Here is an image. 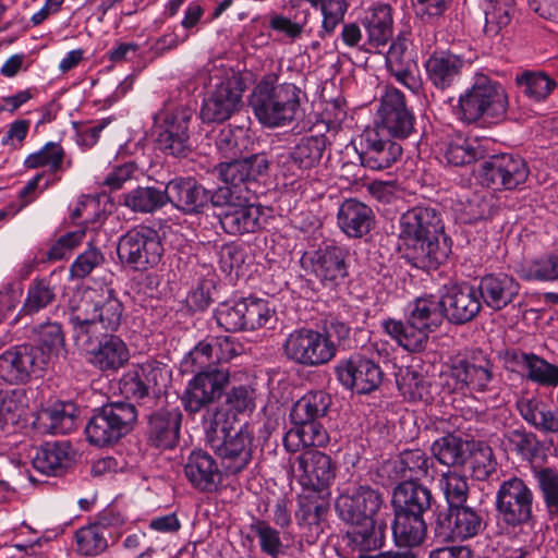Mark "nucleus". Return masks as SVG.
Masks as SVG:
<instances>
[{
	"label": "nucleus",
	"instance_id": "obj_44",
	"mask_svg": "<svg viewBox=\"0 0 558 558\" xmlns=\"http://www.w3.org/2000/svg\"><path fill=\"white\" fill-rule=\"evenodd\" d=\"M90 362L100 371H117L130 357L126 344L117 336H109L90 350Z\"/></svg>",
	"mask_w": 558,
	"mask_h": 558
},
{
	"label": "nucleus",
	"instance_id": "obj_11",
	"mask_svg": "<svg viewBox=\"0 0 558 558\" xmlns=\"http://www.w3.org/2000/svg\"><path fill=\"white\" fill-rule=\"evenodd\" d=\"M117 253L120 260L133 269L146 270L161 260L163 245L157 230L137 226L119 239Z\"/></svg>",
	"mask_w": 558,
	"mask_h": 558
},
{
	"label": "nucleus",
	"instance_id": "obj_24",
	"mask_svg": "<svg viewBox=\"0 0 558 558\" xmlns=\"http://www.w3.org/2000/svg\"><path fill=\"white\" fill-rule=\"evenodd\" d=\"M446 318L456 325L473 320L482 308L477 288L470 284L454 286L441 298Z\"/></svg>",
	"mask_w": 558,
	"mask_h": 558
},
{
	"label": "nucleus",
	"instance_id": "obj_43",
	"mask_svg": "<svg viewBox=\"0 0 558 558\" xmlns=\"http://www.w3.org/2000/svg\"><path fill=\"white\" fill-rule=\"evenodd\" d=\"M522 418L544 434L558 433V413L537 398H522L517 402Z\"/></svg>",
	"mask_w": 558,
	"mask_h": 558
},
{
	"label": "nucleus",
	"instance_id": "obj_28",
	"mask_svg": "<svg viewBox=\"0 0 558 558\" xmlns=\"http://www.w3.org/2000/svg\"><path fill=\"white\" fill-rule=\"evenodd\" d=\"M182 413L180 409L159 410L149 417L147 440L157 449H173L180 437Z\"/></svg>",
	"mask_w": 558,
	"mask_h": 558
},
{
	"label": "nucleus",
	"instance_id": "obj_48",
	"mask_svg": "<svg viewBox=\"0 0 558 558\" xmlns=\"http://www.w3.org/2000/svg\"><path fill=\"white\" fill-rule=\"evenodd\" d=\"M331 492H316L306 489L299 497V509L295 518L299 524L318 525L325 520L329 510Z\"/></svg>",
	"mask_w": 558,
	"mask_h": 558
},
{
	"label": "nucleus",
	"instance_id": "obj_46",
	"mask_svg": "<svg viewBox=\"0 0 558 558\" xmlns=\"http://www.w3.org/2000/svg\"><path fill=\"white\" fill-rule=\"evenodd\" d=\"M424 518L395 512L392 535L397 546L412 548L421 545L426 537Z\"/></svg>",
	"mask_w": 558,
	"mask_h": 558
},
{
	"label": "nucleus",
	"instance_id": "obj_8",
	"mask_svg": "<svg viewBox=\"0 0 558 558\" xmlns=\"http://www.w3.org/2000/svg\"><path fill=\"white\" fill-rule=\"evenodd\" d=\"M533 490L524 480L512 475L500 483L495 496V509L508 532L533 527Z\"/></svg>",
	"mask_w": 558,
	"mask_h": 558
},
{
	"label": "nucleus",
	"instance_id": "obj_10",
	"mask_svg": "<svg viewBox=\"0 0 558 558\" xmlns=\"http://www.w3.org/2000/svg\"><path fill=\"white\" fill-rule=\"evenodd\" d=\"M137 412L129 402H111L97 409L85 427L87 440L97 447L117 442L133 427Z\"/></svg>",
	"mask_w": 558,
	"mask_h": 558
},
{
	"label": "nucleus",
	"instance_id": "obj_3",
	"mask_svg": "<svg viewBox=\"0 0 558 558\" xmlns=\"http://www.w3.org/2000/svg\"><path fill=\"white\" fill-rule=\"evenodd\" d=\"M124 306L113 290L101 288L85 291L70 306V323L75 340L86 343L93 337L117 331L123 318Z\"/></svg>",
	"mask_w": 558,
	"mask_h": 558
},
{
	"label": "nucleus",
	"instance_id": "obj_18",
	"mask_svg": "<svg viewBox=\"0 0 558 558\" xmlns=\"http://www.w3.org/2000/svg\"><path fill=\"white\" fill-rule=\"evenodd\" d=\"M335 371L342 386L361 395L376 390L383 380L379 365L360 354L341 360Z\"/></svg>",
	"mask_w": 558,
	"mask_h": 558
},
{
	"label": "nucleus",
	"instance_id": "obj_37",
	"mask_svg": "<svg viewBox=\"0 0 558 558\" xmlns=\"http://www.w3.org/2000/svg\"><path fill=\"white\" fill-rule=\"evenodd\" d=\"M262 208L244 197L232 209L220 215L222 229L232 235L255 232L260 228Z\"/></svg>",
	"mask_w": 558,
	"mask_h": 558
},
{
	"label": "nucleus",
	"instance_id": "obj_16",
	"mask_svg": "<svg viewBox=\"0 0 558 558\" xmlns=\"http://www.w3.org/2000/svg\"><path fill=\"white\" fill-rule=\"evenodd\" d=\"M379 130L397 138L414 132L415 117L408 108L404 94L393 86L386 87L377 111Z\"/></svg>",
	"mask_w": 558,
	"mask_h": 558
},
{
	"label": "nucleus",
	"instance_id": "obj_41",
	"mask_svg": "<svg viewBox=\"0 0 558 558\" xmlns=\"http://www.w3.org/2000/svg\"><path fill=\"white\" fill-rule=\"evenodd\" d=\"M384 331L404 350L422 352L428 342L429 335L407 317L405 322L387 318L381 322Z\"/></svg>",
	"mask_w": 558,
	"mask_h": 558
},
{
	"label": "nucleus",
	"instance_id": "obj_34",
	"mask_svg": "<svg viewBox=\"0 0 558 558\" xmlns=\"http://www.w3.org/2000/svg\"><path fill=\"white\" fill-rule=\"evenodd\" d=\"M337 223L348 236L362 238L369 232L374 223V213L364 203L349 198L338 209Z\"/></svg>",
	"mask_w": 558,
	"mask_h": 558
},
{
	"label": "nucleus",
	"instance_id": "obj_27",
	"mask_svg": "<svg viewBox=\"0 0 558 558\" xmlns=\"http://www.w3.org/2000/svg\"><path fill=\"white\" fill-rule=\"evenodd\" d=\"M268 166L267 157L264 154H256L243 159L220 162L216 167V171L225 183L236 190H242V184L266 175Z\"/></svg>",
	"mask_w": 558,
	"mask_h": 558
},
{
	"label": "nucleus",
	"instance_id": "obj_19",
	"mask_svg": "<svg viewBox=\"0 0 558 558\" xmlns=\"http://www.w3.org/2000/svg\"><path fill=\"white\" fill-rule=\"evenodd\" d=\"M349 248L342 245H327L315 251L305 259L316 278L326 287L341 284L349 275Z\"/></svg>",
	"mask_w": 558,
	"mask_h": 558
},
{
	"label": "nucleus",
	"instance_id": "obj_23",
	"mask_svg": "<svg viewBox=\"0 0 558 558\" xmlns=\"http://www.w3.org/2000/svg\"><path fill=\"white\" fill-rule=\"evenodd\" d=\"M360 159L365 168L384 170L396 163L401 155L402 147L391 138L383 137L378 131L369 130L361 136Z\"/></svg>",
	"mask_w": 558,
	"mask_h": 558
},
{
	"label": "nucleus",
	"instance_id": "obj_49",
	"mask_svg": "<svg viewBox=\"0 0 558 558\" xmlns=\"http://www.w3.org/2000/svg\"><path fill=\"white\" fill-rule=\"evenodd\" d=\"M24 166L27 169L48 168L51 173H57L72 168L73 160L66 157L60 143L48 142L38 151L29 154Z\"/></svg>",
	"mask_w": 558,
	"mask_h": 558
},
{
	"label": "nucleus",
	"instance_id": "obj_39",
	"mask_svg": "<svg viewBox=\"0 0 558 558\" xmlns=\"http://www.w3.org/2000/svg\"><path fill=\"white\" fill-rule=\"evenodd\" d=\"M34 353L45 367L54 363L65 351V338L62 327L58 323L41 324L36 329Z\"/></svg>",
	"mask_w": 558,
	"mask_h": 558
},
{
	"label": "nucleus",
	"instance_id": "obj_38",
	"mask_svg": "<svg viewBox=\"0 0 558 558\" xmlns=\"http://www.w3.org/2000/svg\"><path fill=\"white\" fill-rule=\"evenodd\" d=\"M367 44L374 48L385 47L392 38V9L387 3H374L363 17Z\"/></svg>",
	"mask_w": 558,
	"mask_h": 558
},
{
	"label": "nucleus",
	"instance_id": "obj_50",
	"mask_svg": "<svg viewBox=\"0 0 558 558\" xmlns=\"http://www.w3.org/2000/svg\"><path fill=\"white\" fill-rule=\"evenodd\" d=\"M330 405L331 397L326 391H308L294 403L291 411V417L294 423L319 421V418L327 414Z\"/></svg>",
	"mask_w": 558,
	"mask_h": 558
},
{
	"label": "nucleus",
	"instance_id": "obj_25",
	"mask_svg": "<svg viewBox=\"0 0 558 558\" xmlns=\"http://www.w3.org/2000/svg\"><path fill=\"white\" fill-rule=\"evenodd\" d=\"M167 203L185 215L199 214L208 203L209 192L193 178H175L165 189Z\"/></svg>",
	"mask_w": 558,
	"mask_h": 558
},
{
	"label": "nucleus",
	"instance_id": "obj_40",
	"mask_svg": "<svg viewBox=\"0 0 558 558\" xmlns=\"http://www.w3.org/2000/svg\"><path fill=\"white\" fill-rule=\"evenodd\" d=\"M28 399L24 388L0 390V434H10L25 421Z\"/></svg>",
	"mask_w": 558,
	"mask_h": 558
},
{
	"label": "nucleus",
	"instance_id": "obj_64",
	"mask_svg": "<svg viewBox=\"0 0 558 558\" xmlns=\"http://www.w3.org/2000/svg\"><path fill=\"white\" fill-rule=\"evenodd\" d=\"M521 277L526 280L553 281L558 279V255L533 260L522 267Z\"/></svg>",
	"mask_w": 558,
	"mask_h": 558
},
{
	"label": "nucleus",
	"instance_id": "obj_4",
	"mask_svg": "<svg viewBox=\"0 0 558 558\" xmlns=\"http://www.w3.org/2000/svg\"><path fill=\"white\" fill-rule=\"evenodd\" d=\"M206 441L220 459L226 475H235L247 468L253 458L254 436L247 425L233 429L229 414L215 409L204 415Z\"/></svg>",
	"mask_w": 558,
	"mask_h": 558
},
{
	"label": "nucleus",
	"instance_id": "obj_17",
	"mask_svg": "<svg viewBox=\"0 0 558 558\" xmlns=\"http://www.w3.org/2000/svg\"><path fill=\"white\" fill-rule=\"evenodd\" d=\"M527 175L525 160L510 154L492 156L480 172L481 182L494 190H514L526 181Z\"/></svg>",
	"mask_w": 558,
	"mask_h": 558
},
{
	"label": "nucleus",
	"instance_id": "obj_57",
	"mask_svg": "<svg viewBox=\"0 0 558 558\" xmlns=\"http://www.w3.org/2000/svg\"><path fill=\"white\" fill-rule=\"evenodd\" d=\"M93 522L113 544L121 537L128 517L122 509L111 504L98 512Z\"/></svg>",
	"mask_w": 558,
	"mask_h": 558
},
{
	"label": "nucleus",
	"instance_id": "obj_29",
	"mask_svg": "<svg viewBox=\"0 0 558 558\" xmlns=\"http://www.w3.org/2000/svg\"><path fill=\"white\" fill-rule=\"evenodd\" d=\"M184 474L194 488L206 493L215 492L222 480L215 459L202 450L191 452L184 464Z\"/></svg>",
	"mask_w": 558,
	"mask_h": 558
},
{
	"label": "nucleus",
	"instance_id": "obj_58",
	"mask_svg": "<svg viewBox=\"0 0 558 558\" xmlns=\"http://www.w3.org/2000/svg\"><path fill=\"white\" fill-rule=\"evenodd\" d=\"M515 81L523 87L524 95L534 101L545 100L556 87V82L542 72H525Z\"/></svg>",
	"mask_w": 558,
	"mask_h": 558
},
{
	"label": "nucleus",
	"instance_id": "obj_55",
	"mask_svg": "<svg viewBox=\"0 0 558 558\" xmlns=\"http://www.w3.org/2000/svg\"><path fill=\"white\" fill-rule=\"evenodd\" d=\"M432 452L434 458L444 465H463L466 460V442L449 434L434 441Z\"/></svg>",
	"mask_w": 558,
	"mask_h": 558
},
{
	"label": "nucleus",
	"instance_id": "obj_52",
	"mask_svg": "<svg viewBox=\"0 0 558 558\" xmlns=\"http://www.w3.org/2000/svg\"><path fill=\"white\" fill-rule=\"evenodd\" d=\"M75 551L83 557H96L104 554L110 545V539L94 522L77 529L74 532Z\"/></svg>",
	"mask_w": 558,
	"mask_h": 558
},
{
	"label": "nucleus",
	"instance_id": "obj_47",
	"mask_svg": "<svg viewBox=\"0 0 558 558\" xmlns=\"http://www.w3.org/2000/svg\"><path fill=\"white\" fill-rule=\"evenodd\" d=\"M407 317L415 323L426 333L434 332L446 317L441 299L434 296L418 298L410 306Z\"/></svg>",
	"mask_w": 558,
	"mask_h": 558
},
{
	"label": "nucleus",
	"instance_id": "obj_1",
	"mask_svg": "<svg viewBox=\"0 0 558 558\" xmlns=\"http://www.w3.org/2000/svg\"><path fill=\"white\" fill-rule=\"evenodd\" d=\"M400 238L407 245V257L417 268H437L449 254L444 225L437 209L415 206L402 214Z\"/></svg>",
	"mask_w": 558,
	"mask_h": 558
},
{
	"label": "nucleus",
	"instance_id": "obj_53",
	"mask_svg": "<svg viewBox=\"0 0 558 558\" xmlns=\"http://www.w3.org/2000/svg\"><path fill=\"white\" fill-rule=\"evenodd\" d=\"M167 204L165 190L154 186H138L123 194V205L134 213H154Z\"/></svg>",
	"mask_w": 558,
	"mask_h": 558
},
{
	"label": "nucleus",
	"instance_id": "obj_21",
	"mask_svg": "<svg viewBox=\"0 0 558 558\" xmlns=\"http://www.w3.org/2000/svg\"><path fill=\"white\" fill-rule=\"evenodd\" d=\"M44 369L32 344L12 347L0 355V377L10 384H24Z\"/></svg>",
	"mask_w": 558,
	"mask_h": 558
},
{
	"label": "nucleus",
	"instance_id": "obj_54",
	"mask_svg": "<svg viewBox=\"0 0 558 558\" xmlns=\"http://www.w3.org/2000/svg\"><path fill=\"white\" fill-rule=\"evenodd\" d=\"M56 299V289L47 278L34 279L28 288L20 314L34 315L49 306Z\"/></svg>",
	"mask_w": 558,
	"mask_h": 558
},
{
	"label": "nucleus",
	"instance_id": "obj_15",
	"mask_svg": "<svg viewBox=\"0 0 558 558\" xmlns=\"http://www.w3.org/2000/svg\"><path fill=\"white\" fill-rule=\"evenodd\" d=\"M191 372L196 374L184 390L182 402L187 412L196 413L220 398L229 383V371L222 367L196 369L191 365Z\"/></svg>",
	"mask_w": 558,
	"mask_h": 558
},
{
	"label": "nucleus",
	"instance_id": "obj_35",
	"mask_svg": "<svg viewBox=\"0 0 558 558\" xmlns=\"http://www.w3.org/2000/svg\"><path fill=\"white\" fill-rule=\"evenodd\" d=\"M396 481L414 482L433 478L434 460L423 449L403 450L393 462Z\"/></svg>",
	"mask_w": 558,
	"mask_h": 558
},
{
	"label": "nucleus",
	"instance_id": "obj_56",
	"mask_svg": "<svg viewBox=\"0 0 558 558\" xmlns=\"http://www.w3.org/2000/svg\"><path fill=\"white\" fill-rule=\"evenodd\" d=\"M484 32L487 36H496L509 25L514 14L512 0H488L484 9Z\"/></svg>",
	"mask_w": 558,
	"mask_h": 558
},
{
	"label": "nucleus",
	"instance_id": "obj_30",
	"mask_svg": "<svg viewBox=\"0 0 558 558\" xmlns=\"http://www.w3.org/2000/svg\"><path fill=\"white\" fill-rule=\"evenodd\" d=\"M73 459L74 450L69 441H46L36 449L32 463L41 474L59 476L71 468Z\"/></svg>",
	"mask_w": 558,
	"mask_h": 558
},
{
	"label": "nucleus",
	"instance_id": "obj_13",
	"mask_svg": "<svg viewBox=\"0 0 558 558\" xmlns=\"http://www.w3.org/2000/svg\"><path fill=\"white\" fill-rule=\"evenodd\" d=\"M215 88L204 98L199 119L203 123H222L231 118L242 105L244 85L234 73L216 76Z\"/></svg>",
	"mask_w": 558,
	"mask_h": 558
},
{
	"label": "nucleus",
	"instance_id": "obj_59",
	"mask_svg": "<svg viewBox=\"0 0 558 558\" xmlns=\"http://www.w3.org/2000/svg\"><path fill=\"white\" fill-rule=\"evenodd\" d=\"M509 449L519 454L523 460L534 461L538 456L542 444L537 436L524 429H512L505 434Z\"/></svg>",
	"mask_w": 558,
	"mask_h": 558
},
{
	"label": "nucleus",
	"instance_id": "obj_26",
	"mask_svg": "<svg viewBox=\"0 0 558 558\" xmlns=\"http://www.w3.org/2000/svg\"><path fill=\"white\" fill-rule=\"evenodd\" d=\"M465 66V60L450 51H435L425 61L427 80L438 90H446L457 84Z\"/></svg>",
	"mask_w": 558,
	"mask_h": 558
},
{
	"label": "nucleus",
	"instance_id": "obj_12",
	"mask_svg": "<svg viewBox=\"0 0 558 558\" xmlns=\"http://www.w3.org/2000/svg\"><path fill=\"white\" fill-rule=\"evenodd\" d=\"M171 368L157 360L134 365L120 380L121 392L129 399L158 397L171 383Z\"/></svg>",
	"mask_w": 558,
	"mask_h": 558
},
{
	"label": "nucleus",
	"instance_id": "obj_5",
	"mask_svg": "<svg viewBox=\"0 0 558 558\" xmlns=\"http://www.w3.org/2000/svg\"><path fill=\"white\" fill-rule=\"evenodd\" d=\"M301 89L292 83H279L276 73L264 75L254 87L250 106L256 119L265 126L291 124L300 111Z\"/></svg>",
	"mask_w": 558,
	"mask_h": 558
},
{
	"label": "nucleus",
	"instance_id": "obj_42",
	"mask_svg": "<svg viewBox=\"0 0 558 558\" xmlns=\"http://www.w3.org/2000/svg\"><path fill=\"white\" fill-rule=\"evenodd\" d=\"M449 536L464 541L476 536L483 529V518L473 508L465 505L448 508L446 515Z\"/></svg>",
	"mask_w": 558,
	"mask_h": 558
},
{
	"label": "nucleus",
	"instance_id": "obj_14",
	"mask_svg": "<svg viewBox=\"0 0 558 558\" xmlns=\"http://www.w3.org/2000/svg\"><path fill=\"white\" fill-rule=\"evenodd\" d=\"M449 377L457 390L490 391L495 383L494 364L483 351L474 350L452 364Z\"/></svg>",
	"mask_w": 558,
	"mask_h": 558
},
{
	"label": "nucleus",
	"instance_id": "obj_20",
	"mask_svg": "<svg viewBox=\"0 0 558 558\" xmlns=\"http://www.w3.org/2000/svg\"><path fill=\"white\" fill-rule=\"evenodd\" d=\"M300 482L306 489L330 492L336 480V462L325 452L306 450L298 459Z\"/></svg>",
	"mask_w": 558,
	"mask_h": 558
},
{
	"label": "nucleus",
	"instance_id": "obj_6",
	"mask_svg": "<svg viewBox=\"0 0 558 558\" xmlns=\"http://www.w3.org/2000/svg\"><path fill=\"white\" fill-rule=\"evenodd\" d=\"M508 105L504 86L484 73H476L472 86L459 96L456 114L469 124L481 119L501 120L507 113Z\"/></svg>",
	"mask_w": 558,
	"mask_h": 558
},
{
	"label": "nucleus",
	"instance_id": "obj_7",
	"mask_svg": "<svg viewBox=\"0 0 558 558\" xmlns=\"http://www.w3.org/2000/svg\"><path fill=\"white\" fill-rule=\"evenodd\" d=\"M194 110L186 105L163 104L153 117L157 147L166 155L186 157L191 151L190 123Z\"/></svg>",
	"mask_w": 558,
	"mask_h": 558
},
{
	"label": "nucleus",
	"instance_id": "obj_60",
	"mask_svg": "<svg viewBox=\"0 0 558 558\" xmlns=\"http://www.w3.org/2000/svg\"><path fill=\"white\" fill-rule=\"evenodd\" d=\"M438 486L448 502V508L465 504L469 495L465 476L453 471H447L441 474Z\"/></svg>",
	"mask_w": 558,
	"mask_h": 558
},
{
	"label": "nucleus",
	"instance_id": "obj_2",
	"mask_svg": "<svg viewBox=\"0 0 558 558\" xmlns=\"http://www.w3.org/2000/svg\"><path fill=\"white\" fill-rule=\"evenodd\" d=\"M384 505L383 494L368 485L348 489L337 498L339 518L351 525L344 536L351 550L372 551L383 546L384 535L374 518Z\"/></svg>",
	"mask_w": 558,
	"mask_h": 558
},
{
	"label": "nucleus",
	"instance_id": "obj_22",
	"mask_svg": "<svg viewBox=\"0 0 558 558\" xmlns=\"http://www.w3.org/2000/svg\"><path fill=\"white\" fill-rule=\"evenodd\" d=\"M242 344L230 336L208 337L190 351L185 364L196 369L217 368V364L227 363L242 352Z\"/></svg>",
	"mask_w": 558,
	"mask_h": 558
},
{
	"label": "nucleus",
	"instance_id": "obj_33",
	"mask_svg": "<svg viewBox=\"0 0 558 558\" xmlns=\"http://www.w3.org/2000/svg\"><path fill=\"white\" fill-rule=\"evenodd\" d=\"M506 362L521 367L527 379L533 383L545 387L558 385V366L534 353L511 350L506 353Z\"/></svg>",
	"mask_w": 558,
	"mask_h": 558
},
{
	"label": "nucleus",
	"instance_id": "obj_36",
	"mask_svg": "<svg viewBox=\"0 0 558 558\" xmlns=\"http://www.w3.org/2000/svg\"><path fill=\"white\" fill-rule=\"evenodd\" d=\"M430 490L417 483L401 482L395 489L392 499L395 512L423 518L430 508Z\"/></svg>",
	"mask_w": 558,
	"mask_h": 558
},
{
	"label": "nucleus",
	"instance_id": "obj_9",
	"mask_svg": "<svg viewBox=\"0 0 558 558\" xmlns=\"http://www.w3.org/2000/svg\"><path fill=\"white\" fill-rule=\"evenodd\" d=\"M282 351L287 360L294 364L318 367L331 362L338 350L328 332L300 327L287 336Z\"/></svg>",
	"mask_w": 558,
	"mask_h": 558
},
{
	"label": "nucleus",
	"instance_id": "obj_62",
	"mask_svg": "<svg viewBox=\"0 0 558 558\" xmlns=\"http://www.w3.org/2000/svg\"><path fill=\"white\" fill-rule=\"evenodd\" d=\"M251 531L258 537L262 553L271 558H278L283 551L280 533L266 520L255 519L251 523Z\"/></svg>",
	"mask_w": 558,
	"mask_h": 558
},
{
	"label": "nucleus",
	"instance_id": "obj_61",
	"mask_svg": "<svg viewBox=\"0 0 558 558\" xmlns=\"http://www.w3.org/2000/svg\"><path fill=\"white\" fill-rule=\"evenodd\" d=\"M310 14L308 9L295 10L290 16L272 14L269 19V27L277 33L284 34L291 40H294L302 35L308 22Z\"/></svg>",
	"mask_w": 558,
	"mask_h": 558
},
{
	"label": "nucleus",
	"instance_id": "obj_31",
	"mask_svg": "<svg viewBox=\"0 0 558 558\" xmlns=\"http://www.w3.org/2000/svg\"><path fill=\"white\" fill-rule=\"evenodd\" d=\"M481 300L493 311H500L517 298L520 291L519 282L506 274H489L484 276L478 284Z\"/></svg>",
	"mask_w": 558,
	"mask_h": 558
},
{
	"label": "nucleus",
	"instance_id": "obj_32",
	"mask_svg": "<svg viewBox=\"0 0 558 558\" xmlns=\"http://www.w3.org/2000/svg\"><path fill=\"white\" fill-rule=\"evenodd\" d=\"M325 135L303 136L293 147L292 151L282 162V167L289 166L291 175L301 177L306 170L316 167L326 149Z\"/></svg>",
	"mask_w": 558,
	"mask_h": 558
},
{
	"label": "nucleus",
	"instance_id": "obj_63",
	"mask_svg": "<svg viewBox=\"0 0 558 558\" xmlns=\"http://www.w3.org/2000/svg\"><path fill=\"white\" fill-rule=\"evenodd\" d=\"M349 9L347 0H325L319 7L323 20L318 35L322 39L331 36L343 22Z\"/></svg>",
	"mask_w": 558,
	"mask_h": 558
},
{
	"label": "nucleus",
	"instance_id": "obj_45",
	"mask_svg": "<svg viewBox=\"0 0 558 558\" xmlns=\"http://www.w3.org/2000/svg\"><path fill=\"white\" fill-rule=\"evenodd\" d=\"M441 154L448 165L461 167L484 158L485 149L477 140L459 134L444 143Z\"/></svg>",
	"mask_w": 558,
	"mask_h": 558
},
{
	"label": "nucleus",
	"instance_id": "obj_51",
	"mask_svg": "<svg viewBox=\"0 0 558 558\" xmlns=\"http://www.w3.org/2000/svg\"><path fill=\"white\" fill-rule=\"evenodd\" d=\"M396 383L400 393L409 401H428L432 398L428 380L412 366L400 368Z\"/></svg>",
	"mask_w": 558,
	"mask_h": 558
}]
</instances>
